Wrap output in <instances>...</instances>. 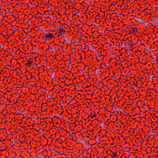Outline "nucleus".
Listing matches in <instances>:
<instances>
[{
    "instance_id": "25",
    "label": "nucleus",
    "mask_w": 158,
    "mask_h": 158,
    "mask_svg": "<svg viewBox=\"0 0 158 158\" xmlns=\"http://www.w3.org/2000/svg\"><path fill=\"white\" fill-rule=\"evenodd\" d=\"M99 71L102 74V73L101 72V71L100 70H99Z\"/></svg>"
},
{
    "instance_id": "16",
    "label": "nucleus",
    "mask_w": 158,
    "mask_h": 158,
    "mask_svg": "<svg viewBox=\"0 0 158 158\" xmlns=\"http://www.w3.org/2000/svg\"><path fill=\"white\" fill-rule=\"evenodd\" d=\"M147 62H148V61L145 62L144 63H143V64L144 65H146V64L147 63Z\"/></svg>"
},
{
    "instance_id": "24",
    "label": "nucleus",
    "mask_w": 158,
    "mask_h": 158,
    "mask_svg": "<svg viewBox=\"0 0 158 158\" xmlns=\"http://www.w3.org/2000/svg\"><path fill=\"white\" fill-rule=\"evenodd\" d=\"M60 128H62V127H60H60H59V129H60Z\"/></svg>"
},
{
    "instance_id": "1",
    "label": "nucleus",
    "mask_w": 158,
    "mask_h": 158,
    "mask_svg": "<svg viewBox=\"0 0 158 158\" xmlns=\"http://www.w3.org/2000/svg\"><path fill=\"white\" fill-rule=\"evenodd\" d=\"M46 31L47 33L44 34L43 37V39H44L45 40V42H44V43H45V42L47 40H50L53 38H55L53 34L52 33H49V31Z\"/></svg>"
},
{
    "instance_id": "23",
    "label": "nucleus",
    "mask_w": 158,
    "mask_h": 158,
    "mask_svg": "<svg viewBox=\"0 0 158 158\" xmlns=\"http://www.w3.org/2000/svg\"><path fill=\"white\" fill-rule=\"evenodd\" d=\"M48 10L47 11H45L44 12V14H45V12H46L48 11Z\"/></svg>"
},
{
    "instance_id": "17",
    "label": "nucleus",
    "mask_w": 158,
    "mask_h": 158,
    "mask_svg": "<svg viewBox=\"0 0 158 158\" xmlns=\"http://www.w3.org/2000/svg\"><path fill=\"white\" fill-rule=\"evenodd\" d=\"M3 13V12H2V11H1L0 12V15H2Z\"/></svg>"
},
{
    "instance_id": "6",
    "label": "nucleus",
    "mask_w": 158,
    "mask_h": 158,
    "mask_svg": "<svg viewBox=\"0 0 158 158\" xmlns=\"http://www.w3.org/2000/svg\"><path fill=\"white\" fill-rule=\"evenodd\" d=\"M113 155H111L112 157H116V156H118L117 155L116 152H114V153L112 152Z\"/></svg>"
},
{
    "instance_id": "9",
    "label": "nucleus",
    "mask_w": 158,
    "mask_h": 158,
    "mask_svg": "<svg viewBox=\"0 0 158 158\" xmlns=\"http://www.w3.org/2000/svg\"><path fill=\"white\" fill-rule=\"evenodd\" d=\"M69 43L68 44V45H71L72 44V40H69Z\"/></svg>"
},
{
    "instance_id": "3",
    "label": "nucleus",
    "mask_w": 158,
    "mask_h": 158,
    "mask_svg": "<svg viewBox=\"0 0 158 158\" xmlns=\"http://www.w3.org/2000/svg\"><path fill=\"white\" fill-rule=\"evenodd\" d=\"M94 112V114H93L92 113H90V114L89 115H88V119H89L88 121V122L91 120L90 119H89V118H93L94 117H96V114L95 113V112Z\"/></svg>"
},
{
    "instance_id": "19",
    "label": "nucleus",
    "mask_w": 158,
    "mask_h": 158,
    "mask_svg": "<svg viewBox=\"0 0 158 158\" xmlns=\"http://www.w3.org/2000/svg\"><path fill=\"white\" fill-rule=\"evenodd\" d=\"M17 69V68H15V69H14V70L15 71H16V70Z\"/></svg>"
},
{
    "instance_id": "31",
    "label": "nucleus",
    "mask_w": 158,
    "mask_h": 158,
    "mask_svg": "<svg viewBox=\"0 0 158 158\" xmlns=\"http://www.w3.org/2000/svg\"><path fill=\"white\" fill-rule=\"evenodd\" d=\"M132 12H134V11H133V10H132Z\"/></svg>"
},
{
    "instance_id": "35",
    "label": "nucleus",
    "mask_w": 158,
    "mask_h": 158,
    "mask_svg": "<svg viewBox=\"0 0 158 158\" xmlns=\"http://www.w3.org/2000/svg\"><path fill=\"white\" fill-rule=\"evenodd\" d=\"M46 110H44V111H45Z\"/></svg>"
},
{
    "instance_id": "5",
    "label": "nucleus",
    "mask_w": 158,
    "mask_h": 158,
    "mask_svg": "<svg viewBox=\"0 0 158 158\" xmlns=\"http://www.w3.org/2000/svg\"><path fill=\"white\" fill-rule=\"evenodd\" d=\"M155 17L153 16V17L151 16H149L148 17V20H149L150 22H152L153 20V18H155Z\"/></svg>"
},
{
    "instance_id": "28",
    "label": "nucleus",
    "mask_w": 158,
    "mask_h": 158,
    "mask_svg": "<svg viewBox=\"0 0 158 158\" xmlns=\"http://www.w3.org/2000/svg\"><path fill=\"white\" fill-rule=\"evenodd\" d=\"M71 84H69V85H68V86H69V85H70Z\"/></svg>"
},
{
    "instance_id": "34",
    "label": "nucleus",
    "mask_w": 158,
    "mask_h": 158,
    "mask_svg": "<svg viewBox=\"0 0 158 158\" xmlns=\"http://www.w3.org/2000/svg\"><path fill=\"white\" fill-rule=\"evenodd\" d=\"M81 57H82V56H81Z\"/></svg>"
},
{
    "instance_id": "20",
    "label": "nucleus",
    "mask_w": 158,
    "mask_h": 158,
    "mask_svg": "<svg viewBox=\"0 0 158 158\" xmlns=\"http://www.w3.org/2000/svg\"><path fill=\"white\" fill-rule=\"evenodd\" d=\"M51 69V67H48V68H47V69Z\"/></svg>"
},
{
    "instance_id": "2",
    "label": "nucleus",
    "mask_w": 158,
    "mask_h": 158,
    "mask_svg": "<svg viewBox=\"0 0 158 158\" xmlns=\"http://www.w3.org/2000/svg\"><path fill=\"white\" fill-rule=\"evenodd\" d=\"M58 47V45L54 42H52L50 43V47L52 52L56 50Z\"/></svg>"
},
{
    "instance_id": "4",
    "label": "nucleus",
    "mask_w": 158,
    "mask_h": 158,
    "mask_svg": "<svg viewBox=\"0 0 158 158\" xmlns=\"http://www.w3.org/2000/svg\"><path fill=\"white\" fill-rule=\"evenodd\" d=\"M66 32V31L64 30L63 28L61 29H60L59 30V32L60 33H61L62 34H64V33Z\"/></svg>"
},
{
    "instance_id": "37",
    "label": "nucleus",
    "mask_w": 158,
    "mask_h": 158,
    "mask_svg": "<svg viewBox=\"0 0 158 158\" xmlns=\"http://www.w3.org/2000/svg\"><path fill=\"white\" fill-rule=\"evenodd\" d=\"M63 148H64V147H62Z\"/></svg>"
},
{
    "instance_id": "36",
    "label": "nucleus",
    "mask_w": 158,
    "mask_h": 158,
    "mask_svg": "<svg viewBox=\"0 0 158 158\" xmlns=\"http://www.w3.org/2000/svg\"><path fill=\"white\" fill-rule=\"evenodd\" d=\"M46 110H44V111H45Z\"/></svg>"
},
{
    "instance_id": "18",
    "label": "nucleus",
    "mask_w": 158,
    "mask_h": 158,
    "mask_svg": "<svg viewBox=\"0 0 158 158\" xmlns=\"http://www.w3.org/2000/svg\"><path fill=\"white\" fill-rule=\"evenodd\" d=\"M59 140V139H57L56 140H55V141L56 142H57V141H58Z\"/></svg>"
},
{
    "instance_id": "13",
    "label": "nucleus",
    "mask_w": 158,
    "mask_h": 158,
    "mask_svg": "<svg viewBox=\"0 0 158 158\" xmlns=\"http://www.w3.org/2000/svg\"><path fill=\"white\" fill-rule=\"evenodd\" d=\"M57 14L58 15L60 16H61V14L59 12H57Z\"/></svg>"
},
{
    "instance_id": "8",
    "label": "nucleus",
    "mask_w": 158,
    "mask_h": 158,
    "mask_svg": "<svg viewBox=\"0 0 158 158\" xmlns=\"http://www.w3.org/2000/svg\"><path fill=\"white\" fill-rule=\"evenodd\" d=\"M26 66L28 67H30L31 66V64L30 63L28 62L26 64H25Z\"/></svg>"
},
{
    "instance_id": "12",
    "label": "nucleus",
    "mask_w": 158,
    "mask_h": 158,
    "mask_svg": "<svg viewBox=\"0 0 158 158\" xmlns=\"http://www.w3.org/2000/svg\"><path fill=\"white\" fill-rule=\"evenodd\" d=\"M28 62H29L30 63V64H33V60H31V61H28Z\"/></svg>"
},
{
    "instance_id": "32",
    "label": "nucleus",
    "mask_w": 158,
    "mask_h": 158,
    "mask_svg": "<svg viewBox=\"0 0 158 158\" xmlns=\"http://www.w3.org/2000/svg\"><path fill=\"white\" fill-rule=\"evenodd\" d=\"M132 12H134V11H133V10H132Z\"/></svg>"
},
{
    "instance_id": "30",
    "label": "nucleus",
    "mask_w": 158,
    "mask_h": 158,
    "mask_svg": "<svg viewBox=\"0 0 158 158\" xmlns=\"http://www.w3.org/2000/svg\"><path fill=\"white\" fill-rule=\"evenodd\" d=\"M149 109L150 110V109H151V108H149Z\"/></svg>"
},
{
    "instance_id": "22",
    "label": "nucleus",
    "mask_w": 158,
    "mask_h": 158,
    "mask_svg": "<svg viewBox=\"0 0 158 158\" xmlns=\"http://www.w3.org/2000/svg\"><path fill=\"white\" fill-rule=\"evenodd\" d=\"M99 69H95V70H97V69L99 70Z\"/></svg>"
},
{
    "instance_id": "21",
    "label": "nucleus",
    "mask_w": 158,
    "mask_h": 158,
    "mask_svg": "<svg viewBox=\"0 0 158 158\" xmlns=\"http://www.w3.org/2000/svg\"><path fill=\"white\" fill-rule=\"evenodd\" d=\"M124 43H125V45L127 44V43H126V42H125Z\"/></svg>"
},
{
    "instance_id": "27",
    "label": "nucleus",
    "mask_w": 158,
    "mask_h": 158,
    "mask_svg": "<svg viewBox=\"0 0 158 158\" xmlns=\"http://www.w3.org/2000/svg\"><path fill=\"white\" fill-rule=\"evenodd\" d=\"M55 17H56V18H57V17H56V16H55Z\"/></svg>"
},
{
    "instance_id": "15",
    "label": "nucleus",
    "mask_w": 158,
    "mask_h": 158,
    "mask_svg": "<svg viewBox=\"0 0 158 158\" xmlns=\"http://www.w3.org/2000/svg\"><path fill=\"white\" fill-rule=\"evenodd\" d=\"M31 86L33 87H35L36 86V84H34L33 85H32Z\"/></svg>"
},
{
    "instance_id": "7",
    "label": "nucleus",
    "mask_w": 158,
    "mask_h": 158,
    "mask_svg": "<svg viewBox=\"0 0 158 158\" xmlns=\"http://www.w3.org/2000/svg\"><path fill=\"white\" fill-rule=\"evenodd\" d=\"M132 42L131 40V43L128 44L130 46V47H131L133 45L136 44L135 43H131Z\"/></svg>"
},
{
    "instance_id": "10",
    "label": "nucleus",
    "mask_w": 158,
    "mask_h": 158,
    "mask_svg": "<svg viewBox=\"0 0 158 158\" xmlns=\"http://www.w3.org/2000/svg\"><path fill=\"white\" fill-rule=\"evenodd\" d=\"M48 46V48L46 49V52L49 49H51V47H50V45H49Z\"/></svg>"
},
{
    "instance_id": "29",
    "label": "nucleus",
    "mask_w": 158,
    "mask_h": 158,
    "mask_svg": "<svg viewBox=\"0 0 158 158\" xmlns=\"http://www.w3.org/2000/svg\"><path fill=\"white\" fill-rule=\"evenodd\" d=\"M35 148H36L35 147L34 148V149H35Z\"/></svg>"
},
{
    "instance_id": "33",
    "label": "nucleus",
    "mask_w": 158,
    "mask_h": 158,
    "mask_svg": "<svg viewBox=\"0 0 158 158\" xmlns=\"http://www.w3.org/2000/svg\"><path fill=\"white\" fill-rule=\"evenodd\" d=\"M81 57H82V56H81Z\"/></svg>"
},
{
    "instance_id": "26",
    "label": "nucleus",
    "mask_w": 158,
    "mask_h": 158,
    "mask_svg": "<svg viewBox=\"0 0 158 158\" xmlns=\"http://www.w3.org/2000/svg\"><path fill=\"white\" fill-rule=\"evenodd\" d=\"M41 49H44V48H43H43L41 47Z\"/></svg>"
},
{
    "instance_id": "11",
    "label": "nucleus",
    "mask_w": 158,
    "mask_h": 158,
    "mask_svg": "<svg viewBox=\"0 0 158 158\" xmlns=\"http://www.w3.org/2000/svg\"><path fill=\"white\" fill-rule=\"evenodd\" d=\"M38 49H36L35 50V54H37L38 52Z\"/></svg>"
},
{
    "instance_id": "14",
    "label": "nucleus",
    "mask_w": 158,
    "mask_h": 158,
    "mask_svg": "<svg viewBox=\"0 0 158 158\" xmlns=\"http://www.w3.org/2000/svg\"><path fill=\"white\" fill-rule=\"evenodd\" d=\"M52 151H53L55 152H58L56 150V149H53L52 150Z\"/></svg>"
}]
</instances>
